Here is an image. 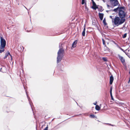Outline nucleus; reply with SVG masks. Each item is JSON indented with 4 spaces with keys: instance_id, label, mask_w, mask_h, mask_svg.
Returning <instances> with one entry per match:
<instances>
[{
    "instance_id": "16",
    "label": "nucleus",
    "mask_w": 130,
    "mask_h": 130,
    "mask_svg": "<svg viewBox=\"0 0 130 130\" xmlns=\"http://www.w3.org/2000/svg\"><path fill=\"white\" fill-rule=\"evenodd\" d=\"M85 4L86 5V2L85 0H82V4Z\"/></svg>"
},
{
    "instance_id": "12",
    "label": "nucleus",
    "mask_w": 130,
    "mask_h": 130,
    "mask_svg": "<svg viewBox=\"0 0 130 130\" xmlns=\"http://www.w3.org/2000/svg\"><path fill=\"white\" fill-rule=\"evenodd\" d=\"M95 109L96 110H99L100 109V107L98 105H96L95 106Z\"/></svg>"
},
{
    "instance_id": "15",
    "label": "nucleus",
    "mask_w": 130,
    "mask_h": 130,
    "mask_svg": "<svg viewBox=\"0 0 130 130\" xmlns=\"http://www.w3.org/2000/svg\"><path fill=\"white\" fill-rule=\"evenodd\" d=\"M92 8L96 10L98 8V7L96 5H93V6L92 7Z\"/></svg>"
},
{
    "instance_id": "10",
    "label": "nucleus",
    "mask_w": 130,
    "mask_h": 130,
    "mask_svg": "<svg viewBox=\"0 0 130 130\" xmlns=\"http://www.w3.org/2000/svg\"><path fill=\"white\" fill-rule=\"evenodd\" d=\"M77 43V41L75 40L74 42L72 45V47L74 48L76 46V44Z\"/></svg>"
},
{
    "instance_id": "32",
    "label": "nucleus",
    "mask_w": 130,
    "mask_h": 130,
    "mask_svg": "<svg viewBox=\"0 0 130 130\" xmlns=\"http://www.w3.org/2000/svg\"><path fill=\"white\" fill-rule=\"evenodd\" d=\"M2 69V68H1L0 69V71H1V70Z\"/></svg>"
},
{
    "instance_id": "17",
    "label": "nucleus",
    "mask_w": 130,
    "mask_h": 130,
    "mask_svg": "<svg viewBox=\"0 0 130 130\" xmlns=\"http://www.w3.org/2000/svg\"><path fill=\"white\" fill-rule=\"evenodd\" d=\"M126 36H127V34L125 33L123 36L122 37L123 38H125L126 37Z\"/></svg>"
},
{
    "instance_id": "13",
    "label": "nucleus",
    "mask_w": 130,
    "mask_h": 130,
    "mask_svg": "<svg viewBox=\"0 0 130 130\" xmlns=\"http://www.w3.org/2000/svg\"><path fill=\"white\" fill-rule=\"evenodd\" d=\"M85 27H84V30L83 31L82 34L83 36H85Z\"/></svg>"
},
{
    "instance_id": "19",
    "label": "nucleus",
    "mask_w": 130,
    "mask_h": 130,
    "mask_svg": "<svg viewBox=\"0 0 130 130\" xmlns=\"http://www.w3.org/2000/svg\"><path fill=\"white\" fill-rule=\"evenodd\" d=\"M1 49V50H0V53H2V52H3L4 50V49Z\"/></svg>"
},
{
    "instance_id": "2",
    "label": "nucleus",
    "mask_w": 130,
    "mask_h": 130,
    "mask_svg": "<svg viewBox=\"0 0 130 130\" xmlns=\"http://www.w3.org/2000/svg\"><path fill=\"white\" fill-rule=\"evenodd\" d=\"M125 21V19L120 18L119 17H116L114 20H112V22L114 23L115 25L118 26L123 23Z\"/></svg>"
},
{
    "instance_id": "28",
    "label": "nucleus",
    "mask_w": 130,
    "mask_h": 130,
    "mask_svg": "<svg viewBox=\"0 0 130 130\" xmlns=\"http://www.w3.org/2000/svg\"><path fill=\"white\" fill-rule=\"evenodd\" d=\"M120 49L121 50H122V51H123L124 52V51L123 50V49H122V48H120Z\"/></svg>"
},
{
    "instance_id": "27",
    "label": "nucleus",
    "mask_w": 130,
    "mask_h": 130,
    "mask_svg": "<svg viewBox=\"0 0 130 130\" xmlns=\"http://www.w3.org/2000/svg\"><path fill=\"white\" fill-rule=\"evenodd\" d=\"M107 7L108 8H109V7H110V6L109 5H108V4H107Z\"/></svg>"
},
{
    "instance_id": "23",
    "label": "nucleus",
    "mask_w": 130,
    "mask_h": 130,
    "mask_svg": "<svg viewBox=\"0 0 130 130\" xmlns=\"http://www.w3.org/2000/svg\"><path fill=\"white\" fill-rule=\"evenodd\" d=\"M48 127L47 126L43 130H48Z\"/></svg>"
},
{
    "instance_id": "35",
    "label": "nucleus",
    "mask_w": 130,
    "mask_h": 130,
    "mask_svg": "<svg viewBox=\"0 0 130 130\" xmlns=\"http://www.w3.org/2000/svg\"><path fill=\"white\" fill-rule=\"evenodd\" d=\"M122 104H123V103H120V104H121V105H122Z\"/></svg>"
},
{
    "instance_id": "22",
    "label": "nucleus",
    "mask_w": 130,
    "mask_h": 130,
    "mask_svg": "<svg viewBox=\"0 0 130 130\" xmlns=\"http://www.w3.org/2000/svg\"><path fill=\"white\" fill-rule=\"evenodd\" d=\"M102 41H103V44L104 45H105V41L104 40V39H102Z\"/></svg>"
},
{
    "instance_id": "4",
    "label": "nucleus",
    "mask_w": 130,
    "mask_h": 130,
    "mask_svg": "<svg viewBox=\"0 0 130 130\" xmlns=\"http://www.w3.org/2000/svg\"><path fill=\"white\" fill-rule=\"evenodd\" d=\"M110 2L112 5L113 6H117L119 4L118 0H110Z\"/></svg>"
},
{
    "instance_id": "20",
    "label": "nucleus",
    "mask_w": 130,
    "mask_h": 130,
    "mask_svg": "<svg viewBox=\"0 0 130 130\" xmlns=\"http://www.w3.org/2000/svg\"><path fill=\"white\" fill-rule=\"evenodd\" d=\"M110 95H111V99L112 100H114V99H113V96H112V93H110Z\"/></svg>"
},
{
    "instance_id": "34",
    "label": "nucleus",
    "mask_w": 130,
    "mask_h": 130,
    "mask_svg": "<svg viewBox=\"0 0 130 130\" xmlns=\"http://www.w3.org/2000/svg\"><path fill=\"white\" fill-rule=\"evenodd\" d=\"M96 103L94 104L95 105H96Z\"/></svg>"
},
{
    "instance_id": "3",
    "label": "nucleus",
    "mask_w": 130,
    "mask_h": 130,
    "mask_svg": "<svg viewBox=\"0 0 130 130\" xmlns=\"http://www.w3.org/2000/svg\"><path fill=\"white\" fill-rule=\"evenodd\" d=\"M6 45V41L2 37H1V45L0 48L3 49L5 47Z\"/></svg>"
},
{
    "instance_id": "21",
    "label": "nucleus",
    "mask_w": 130,
    "mask_h": 130,
    "mask_svg": "<svg viewBox=\"0 0 130 130\" xmlns=\"http://www.w3.org/2000/svg\"><path fill=\"white\" fill-rule=\"evenodd\" d=\"M90 116L92 118H94L95 117V116L94 115H91Z\"/></svg>"
},
{
    "instance_id": "37",
    "label": "nucleus",
    "mask_w": 130,
    "mask_h": 130,
    "mask_svg": "<svg viewBox=\"0 0 130 130\" xmlns=\"http://www.w3.org/2000/svg\"><path fill=\"white\" fill-rule=\"evenodd\" d=\"M103 22H105V21H104V20H103Z\"/></svg>"
},
{
    "instance_id": "31",
    "label": "nucleus",
    "mask_w": 130,
    "mask_h": 130,
    "mask_svg": "<svg viewBox=\"0 0 130 130\" xmlns=\"http://www.w3.org/2000/svg\"><path fill=\"white\" fill-rule=\"evenodd\" d=\"M27 30V32H30V30Z\"/></svg>"
},
{
    "instance_id": "7",
    "label": "nucleus",
    "mask_w": 130,
    "mask_h": 130,
    "mask_svg": "<svg viewBox=\"0 0 130 130\" xmlns=\"http://www.w3.org/2000/svg\"><path fill=\"white\" fill-rule=\"evenodd\" d=\"M9 55L11 57V59L12 58V56L10 54V53L9 52H8L5 55V56L4 58V59H6L7 57L8 56V55Z\"/></svg>"
},
{
    "instance_id": "33",
    "label": "nucleus",
    "mask_w": 130,
    "mask_h": 130,
    "mask_svg": "<svg viewBox=\"0 0 130 130\" xmlns=\"http://www.w3.org/2000/svg\"><path fill=\"white\" fill-rule=\"evenodd\" d=\"M92 3H93V2H94L93 0H92Z\"/></svg>"
},
{
    "instance_id": "36",
    "label": "nucleus",
    "mask_w": 130,
    "mask_h": 130,
    "mask_svg": "<svg viewBox=\"0 0 130 130\" xmlns=\"http://www.w3.org/2000/svg\"><path fill=\"white\" fill-rule=\"evenodd\" d=\"M103 22H105V21H104V20H103Z\"/></svg>"
},
{
    "instance_id": "30",
    "label": "nucleus",
    "mask_w": 130,
    "mask_h": 130,
    "mask_svg": "<svg viewBox=\"0 0 130 130\" xmlns=\"http://www.w3.org/2000/svg\"><path fill=\"white\" fill-rule=\"evenodd\" d=\"M130 82V78H129V79L128 81V83H129Z\"/></svg>"
},
{
    "instance_id": "14",
    "label": "nucleus",
    "mask_w": 130,
    "mask_h": 130,
    "mask_svg": "<svg viewBox=\"0 0 130 130\" xmlns=\"http://www.w3.org/2000/svg\"><path fill=\"white\" fill-rule=\"evenodd\" d=\"M120 8V7H118L117 8L114 9L113 11L116 12H117L118 10L119 11V9Z\"/></svg>"
},
{
    "instance_id": "29",
    "label": "nucleus",
    "mask_w": 130,
    "mask_h": 130,
    "mask_svg": "<svg viewBox=\"0 0 130 130\" xmlns=\"http://www.w3.org/2000/svg\"><path fill=\"white\" fill-rule=\"evenodd\" d=\"M130 82V78H129V79L128 81V83H129Z\"/></svg>"
},
{
    "instance_id": "24",
    "label": "nucleus",
    "mask_w": 130,
    "mask_h": 130,
    "mask_svg": "<svg viewBox=\"0 0 130 130\" xmlns=\"http://www.w3.org/2000/svg\"><path fill=\"white\" fill-rule=\"evenodd\" d=\"M112 87H111L110 89V93H112Z\"/></svg>"
},
{
    "instance_id": "6",
    "label": "nucleus",
    "mask_w": 130,
    "mask_h": 130,
    "mask_svg": "<svg viewBox=\"0 0 130 130\" xmlns=\"http://www.w3.org/2000/svg\"><path fill=\"white\" fill-rule=\"evenodd\" d=\"M118 56L121 62L123 65H124L125 64V60L124 58L120 56L119 54H118Z\"/></svg>"
},
{
    "instance_id": "1",
    "label": "nucleus",
    "mask_w": 130,
    "mask_h": 130,
    "mask_svg": "<svg viewBox=\"0 0 130 130\" xmlns=\"http://www.w3.org/2000/svg\"><path fill=\"white\" fill-rule=\"evenodd\" d=\"M127 12L126 8L124 7H121L120 8L119 10V16L120 18L125 19L127 17Z\"/></svg>"
},
{
    "instance_id": "18",
    "label": "nucleus",
    "mask_w": 130,
    "mask_h": 130,
    "mask_svg": "<svg viewBox=\"0 0 130 130\" xmlns=\"http://www.w3.org/2000/svg\"><path fill=\"white\" fill-rule=\"evenodd\" d=\"M103 60H104L105 61H107V59L105 58H104V57L103 58Z\"/></svg>"
},
{
    "instance_id": "25",
    "label": "nucleus",
    "mask_w": 130,
    "mask_h": 130,
    "mask_svg": "<svg viewBox=\"0 0 130 130\" xmlns=\"http://www.w3.org/2000/svg\"><path fill=\"white\" fill-rule=\"evenodd\" d=\"M93 5H96L95 3L94 2H93Z\"/></svg>"
},
{
    "instance_id": "8",
    "label": "nucleus",
    "mask_w": 130,
    "mask_h": 130,
    "mask_svg": "<svg viewBox=\"0 0 130 130\" xmlns=\"http://www.w3.org/2000/svg\"><path fill=\"white\" fill-rule=\"evenodd\" d=\"M62 57L61 56H57V63H59L61 61Z\"/></svg>"
},
{
    "instance_id": "11",
    "label": "nucleus",
    "mask_w": 130,
    "mask_h": 130,
    "mask_svg": "<svg viewBox=\"0 0 130 130\" xmlns=\"http://www.w3.org/2000/svg\"><path fill=\"white\" fill-rule=\"evenodd\" d=\"M103 15L104 14L103 13H99V17L101 20H103Z\"/></svg>"
},
{
    "instance_id": "26",
    "label": "nucleus",
    "mask_w": 130,
    "mask_h": 130,
    "mask_svg": "<svg viewBox=\"0 0 130 130\" xmlns=\"http://www.w3.org/2000/svg\"><path fill=\"white\" fill-rule=\"evenodd\" d=\"M110 18H111L112 19V20H113V18H112V16H110Z\"/></svg>"
},
{
    "instance_id": "39",
    "label": "nucleus",
    "mask_w": 130,
    "mask_h": 130,
    "mask_svg": "<svg viewBox=\"0 0 130 130\" xmlns=\"http://www.w3.org/2000/svg\"><path fill=\"white\" fill-rule=\"evenodd\" d=\"M129 17L130 18V16H129Z\"/></svg>"
},
{
    "instance_id": "38",
    "label": "nucleus",
    "mask_w": 130,
    "mask_h": 130,
    "mask_svg": "<svg viewBox=\"0 0 130 130\" xmlns=\"http://www.w3.org/2000/svg\"><path fill=\"white\" fill-rule=\"evenodd\" d=\"M2 72H3L2 71H1Z\"/></svg>"
},
{
    "instance_id": "5",
    "label": "nucleus",
    "mask_w": 130,
    "mask_h": 130,
    "mask_svg": "<svg viewBox=\"0 0 130 130\" xmlns=\"http://www.w3.org/2000/svg\"><path fill=\"white\" fill-rule=\"evenodd\" d=\"M64 52V51L62 48H60L58 52V56H61Z\"/></svg>"
},
{
    "instance_id": "9",
    "label": "nucleus",
    "mask_w": 130,
    "mask_h": 130,
    "mask_svg": "<svg viewBox=\"0 0 130 130\" xmlns=\"http://www.w3.org/2000/svg\"><path fill=\"white\" fill-rule=\"evenodd\" d=\"M110 84H112L113 80V78L112 75H111L110 77Z\"/></svg>"
}]
</instances>
